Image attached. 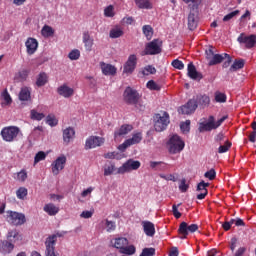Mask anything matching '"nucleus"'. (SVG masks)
<instances>
[{"label": "nucleus", "instance_id": "nucleus-1", "mask_svg": "<svg viewBox=\"0 0 256 256\" xmlns=\"http://www.w3.org/2000/svg\"><path fill=\"white\" fill-rule=\"evenodd\" d=\"M123 99L126 105H134L139 111L145 110V105L141 104V95L131 87H127L123 93Z\"/></svg>", "mask_w": 256, "mask_h": 256}, {"label": "nucleus", "instance_id": "nucleus-2", "mask_svg": "<svg viewBox=\"0 0 256 256\" xmlns=\"http://www.w3.org/2000/svg\"><path fill=\"white\" fill-rule=\"evenodd\" d=\"M112 243L116 249H119V253L122 255H135L137 251V248H135L134 245H129V240H127V238H116Z\"/></svg>", "mask_w": 256, "mask_h": 256}, {"label": "nucleus", "instance_id": "nucleus-3", "mask_svg": "<svg viewBox=\"0 0 256 256\" xmlns=\"http://www.w3.org/2000/svg\"><path fill=\"white\" fill-rule=\"evenodd\" d=\"M21 133V129L17 126H7L1 130V137L3 141L7 143H13V141H17V137Z\"/></svg>", "mask_w": 256, "mask_h": 256}, {"label": "nucleus", "instance_id": "nucleus-4", "mask_svg": "<svg viewBox=\"0 0 256 256\" xmlns=\"http://www.w3.org/2000/svg\"><path fill=\"white\" fill-rule=\"evenodd\" d=\"M154 129L158 133H161V131H165L167 129V126L170 123L169 120V113L162 112L161 114H155L154 115Z\"/></svg>", "mask_w": 256, "mask_h": 256}, {"label": "nucleus", "instance_id": "nucleus-5", "mask_svg": "<svg viewBox=\"0 0 256 256\" xmlns=\"http://www.w3.org/2000/svg\"><path fill=\"white\" fill-rule=\"evenodd\" d=\"M6 214H7L6 221L10 225H14L15 227H19L20 225H25L27 221V218H25V214L23 213L8 210Z\"/></svg>", "mask_w": 256, "mask_h": 256}, {"label": "nucleus", "instance_id": "nucleus-6", "mask_svg": "<svg viewBox=\"0 0 256 256\" xmlns=\"http://www.w3.org/2000/svg\"><path fill=\"white\" fill-rule=\"evenodd\" d=\"M57 237H63V234L57 232L56 234H52L46 238V241H45L46 256H58L57 254H55V245H57Z\"/></svg>", "mask_w": 256, "mask_h": 256}, {"label": "nucleus", "instance_id": "nucleus-7", "mask_svg": "<svg viewBox=\"0 0 256 256\" xmlns=\"http://www.w3.org/2000/svg\"><path fill=\"white\" fill-rule=\"evenodd\" d=\"M163 47V42L159 39H154L151 42L147 43L142 55H159Z\"/></svg>", "mask_w": 256, "mask_h": 256}, {"label": "nucleus", "instance_id": "nucleus-8", "mask_svg": "<svg viewBox=\"0 0 256 256\" xmlns=\"http://www.w3.org/2000/svg\"><path fill=\"white\" fill-rule=\"evenodd\" d=\"M169 145V152L173 155L181 153V151L185 149V142L181 140V137H179V135H173L169 140Z\"/></svg>", "mask_w": 256, "mask_h": 256}, {"label": "nucleus", "instance_id": "nucleus-9", "mask_svg": "<svg viewBox=\"0 0 256 256\" xmlns=\"http://www.w3.org/2000/svg\"><path fill=\"white\" fill-rule=\"evenodd\" d=\"M141 167V162L138 160L129 159L121 167L118 168L117 173L119 175H124V173H129L130 171H137Z\"/></svg>", "mask_w": 256, "mask_h": 256}, {"label": "nucleus", "instance_id": "nucleus-10", "mask_svg": "<svg viewBox=\"0 0 256 256\" xmlns=\"http://www.w3.org/2000/svg\"><path fill=\"white\" fill-rule=\"evenodd\" d=\"M198 229L199 225L197 224L188 225L187 222H181L178 228V233L181 235L180 239H187L190 233H195Z\"/></svg>", "mask_w": 256, "mask_h": 256}, {"label": "nucleus", "instance_id": "nucleus-11", "mask_svg": "<svg viewBox=\"0 0 256 256\" xmlns=\"http://www.w3.org/2000/svg\"><path fill=\"white\" fill-rule=\"evenodd\" d=\"M238 43L245 45L246 49H253L256 45V35L252 34L250 36L241 33L237 38Z\"/></svg>", "mask_w": 256, "mask_h": 256}, {"label": "nucleus", "instance_id": "nucleus-12", "mask_svg": "<svg viewBox=\"0 0 256 256\" xmlns=\"http://www.w3.org/2000/svg\"><path fill=\"white\" fill-rule=\"evenodd\" d=\"M135 69H137V55L132 54L128 57L123 66V73L126 75H132Z\"/></svg>", "mask_w": 256, "mask_h": 256}, {"label": "nucleus", "instance_id": "nucleus-13", "mask_svg": "<svg viewBox=\"0 0 256 256\" xmlns=\"http://www.w3.org/2000/svg\"><path fill=\"white\" fill-rule=\"evenodd\" d=\"M140 141H143V134H141V132L135 133L132 135V138L125 140L124 143L118 147V149L119 151L123 152L128 147H131V145L139 144Z\"/></svg>", "mask_w": 256, "mask_h": 256}, {"label": "nucleus", "instance_id": "nucleus-14", "mask_svg": "<svg viewBox=\"0 0 256 256\" xmlns=\"http://www.w3.org/2000/svg\"><path fill=\"white\" fill-rule=\"evenodd\" d=\"M197 101L195 99H190L185 105L178 109V113L181 115H191L197 111Z\"/></svg>", "mask_w": 256, "mask_h": 256}, {"label": "nucleus", "instance_id": "nucleus-15", "mask_svg": "<svg viewBox=\"0 0 256 256\" xmlns=\"http://www.w3.org/2000/svg\"><path fill=\"white\" fill-rule=\"evenodd\" d=\"M105 143V138L99 136H90L86 139L85 149H95L96 147H101Z\"/></svg>", "mask_w": 256, "mask_h": 256}, {"label": "nucleus", "instance_id": "nucleus-16", "mask_svg": "<svg viewBox=\"0 0 256 256\" xmlns=\"http://www.w3.org/2000/svg\"><path fill=\"white\" fill-rule=\"evenodd\" d=\"M67 163V157L65 155H62L58 157L53 163H52V173L53 175H59V171H63L65 169V164Z\"/></svg>", "mask_w": 256, "mask_h": 256}, {"label": "nucleus", "instance_id": "nucleus-17", "mask_svg": "<svg viewBox=\"0 0 256 256\" xmlns=\"http://www.w3.org/2000/svg\"><path fill=\"white\" fill-rule=\"evenodd\" d=\"M133 131V125L131 124H123L120 128L116 129L114 131V139L117 141V139L121 137H125V135H128Z\"/></svg>", "mask_w": 256, "mask_h": 256}, {"label": "nucleus", "instance_id": "nucleus-18", "mask_svg": "<svg viewBox=\"0 0 256 256\" xmlns=\"http://www.w3.org/2000/svg\"><path fill=\"white\" fill-rule=\"evenodd\" d=\"M25 46L26 53L28 55H35L37 49L39 48V42L37 39L29 37L25 42Z\"/></svg>", "mask_w": 256, "mask_h": 256}, {"label": "nucleus", "instance_id": "nucleus-19", "mask_svg": "<svg viewBox=\"0 0 256 256\" xmlns=\"http://www.w3.org/2000/svg\"><path fill=\"white\" fill-rule=\"evenodd\" d=\"M187 71L188 77L193 81H201V79H203V74L197 71L195 64L192 62L188 64Z\"/></svg>", "mask_w": 256, "mask_h": 256}, {"label": "nucleus", "instance_id": "nucleus-20", "mask_svg": "<svg viewBox=\"0 0 256 256\" xmlns=\"http://www.w3.org/2000/svg\"><path fill=\"white\" fill-rule=\"evenodd\" d=\"M57 93L61 97H64V99H69L75 95V90L67 84H63L57 88Z\"/></svg>", "mask_w": 256, "mask_h": 256}, {"label": "nucleus", "instance_id": "nucleus-21", "mask_svg": "<svg viewBox=\"0 0 256 256\" xmlns=\"http://www.w3.org/2000/svg\"><path fill=\"white\" fill-rule=\"evenodd\" d=\"M197 25H199V16L197 15V12L191 11L188 15V29L190 31H195Z\"/></svg>", "mask_w": 256, "mask_h": 256}, {"label": "nucleus", "instance_id": "nucleus-22", "mask_svg": "<svg viewBox=\"0 0 256 256\" xmlns=\"http://www.w3.org/2000/svg\"><path fill=\"white\" fill-rule=\"evenodd\" d=\"M100 69L103 75H106V76L117 75V67H115L114 65L107 64L105 62H100Z\"/></svg>", "mask_w": 256, "mask_h": 256}, {"label": "nucleus", "instance_id": "nucleus-23", "mask_svg": "<svg viewBox=\"0 0 256 256\" xmlns=\"http://www.w3.org/2000/svg\"><path fill=\"white\" fill-rule=\"evenodd\" d=\"M213 129H217L215 126V117L214 116H209L208 121L205 123H201L199 127V131H213Z\"/></svg>", "mask_w": 256, "mask_h": 256}, {"label": "nucleus", "instance_id": "nucleus-24", "mask_svg": "<svg viewBox=\"0 0 256 256\" xmlns=\"http://www.w3.org/2000/svg\"><path fill=\"white\" fill-rule=\"evenodd\" d=\"M143 227V231L147 237H154L155 236V224L151 221H142L141 223Z\"/></svg>", "mask_w": 256, "mask_h": 256}, {"label": "nucleus", "instance_id": "nucleus-25", "mask_svg": "<svg viewBox=\"0 0 256 256\" xmlns=\"http://www.w3.org/2000/svg\"><path fill=\"white\" fill-rule=\"evenodd\" d=\"M196 103L197 107H201L202 109H205V107H209V104L211 103V98L207 96V94H199L196 96Z\"/></svg>", "mask_w": 256, "mask_h": 256}, {"label": "nucleus", "instance_id": "nucleus-26", "mask_svg": "<svg viewBox=\"0 0 256 256\" xmlns=\"http://www.w3.org/2000/svg\"><path fill=\"white\" fill-rule=\"evenodd\" d=\"M227 57H229V54H227V53L214 54V56H212L210 61H208V65L210 67H213V65H219V64L223 63V61H225V59H227Z\"/></svg>", "mask_w": 256, "mask_h": 256}, {"label": "nucleus", "instance_id": "nucleus-27", "mask_svg": "<svg viewBox=\"0 0 256 256\" xmlns=\"http://www.w3.org/2000/svg\"><path fill=\"white\" fill-rule=\"evenodd\" d=\"M207 187H209V183H205V181H201L200 183H198L196 191L201 192L200 194L197 195V199H199L200 201L207 197L209 193L207 191Z\"/></svg>", "mask_w": 256, "mask_h": 256}, {"label": "nucleus", "instance_id": "nucleus-28", "mask_svg": "<svg viewBox=\"0 0 256 256\" xmlns=\"http://www.w3.org/2000/svg\"><path fill=\"white\" fill-rule=\"evenodd\" d=\"M6 239L8 241H10V243H17V241H21L23 239V237L19 233V230L12 229V230L8 231V233L6 235Z\"/></svg>", "mask_w": 256, "mask_h": 256}, {"label": "nucleus", "instance_id": "nucleus-29", "mask_svg": "<svg viewBox=\"0 0 256 256\" xmlns=\"http://www.w3.org/2000/svg\"><path fill=\"white\" fill-rule=\"evenodd\" d=\"M75 139V129L72 127H68L63 130V141L65 145H69L70 141H73Z\"/></svg>", "mask_w": 256, "mask_h": 256}, {"label": "nucleus", "instance_id": "nucleus-30", "mask_svg": "<svg viewBox=\"0 0 256 256\" xmlns=\"http://www.w3.org/2000/svg\"><path fill=\"white\" fill-rule=\"evenodd\" d=\"M43 211L47 213V215H49L50 217H55V215L59 213V207H57L53 203H48L44 205Z\"/></svg>", "mask_w": 256, "mask_h": 256}, {"label": "nucleus", "instance_id": "nucleus-31", "mask_svg": "<svg viewBox=\"0 0 256 256\" xmlns=\"http://www.w3.org/2000/svg\"><path fill=\"white\" fill-rule=\"evenodd\" d=\"M18 97L21 101H31V88L27 86L22 87Z\"/></svg>", "mask_w": 256, "mask_h": 256}, {"label": "nucleus", "instance_id": "nucleus-32", "mask_svg": "<svg viewBox=\"0 0 256 256\" xmlns=\"http://www.w3.org/2000/svg\"><path fill=\"white\" fill-rule=\"evenodd\" d=\"M49 83V76L45 72H40L36 78V85L38 87H45Z\"/></svg>", "mask_w": 256, "mask_h": 256}, {"label": "nucleus", "instance_id": "nucleus-33", "mask_svg": "<svg viewBox=\"0 0 256 256\" xmlns=\"http://www.w3.org/2000/svg\"><path fill=\"white\" fill-rule=\"evenodd\" d=\"M82 41L84 43L86 51H91V49L93 48V39L89 32L83 33Z\"/></svg>", "mask_w": 256, "mask_h": 256}, {"label": "nucleus", "instance_id": "nucleus-34", "mask_svg": "<svg viewBox=\"0 0 256 256\" xmlns=\"http://www.w3.org/2000/svg\"><path fill=\"white\" fill-rule=\"evenodd\" d=\"M13 249H15V245L13 244V242L9 240L2 241L1 252L4 253V255H7V253H11Z\"/></svg>", "mask_w": 256, "mask_h": 256}, {"label": "nucleus", "instance_id": "nucleus-35", "mask_svg": "<svg viewBox=\"0 0 256 256\" xmlns=\"http://www.w3.org/2000/svg\"><path fill=\"white\" fill-rule=\"evenodd\" d=\"M245 67V60L244 59H236L233 64L230 66L229 71L230 73H235V71H239V69H243Z\"/></svg>", "mask_w": 256, "mask_h": 256}, {"label": "nucleus", "instance_id": "nucleus-36", "mask_svg": "<svg viewBox=\"0 0 256 256\" xmlns=\"http://www.w3.org/2000/svg\"><path fill=\"white\" fill-rule=\"evenodd\" d=\"M142 32L147 41H151V39H153V27H151V25H144L142 27Z\"/></svg>", "mask_w": 256, "mask_h": 256}, {"label": "nucleus", "instance_id": "nucleus-37", "mask_svg": "<svg viewBox=\"0 0 256 256\" xmlns=\"http://www.w3.org/2000/svg\"><path fill=\"white\" fill-rule=\"evenodd\" d=\"M110 39H119V37H123V30L119 27L113 28L109 33Z\"/></svg>", "mask_w": 256, "mask_h": 256}, {"label": "nucleus", "instance_id": "nucleus-38", "mask_svg": "<svg viewBox=\"0 0 256 256\" xmlns=\"http://www.w3.org/2000/svg\"><path fill=\"white\" fill-rule=\"evenodd\" d=\"M135 3L139 9H153L149 0H135Z\"/></svg>", "mask_w": 256, "mask_h": 256}, {"label": "nucleus", "instance_id": "nucleus-39", "mask_svg": "<svg viewBox=\"0 0 256 256\" xmlns=\"http://www.w3.org/2000/svg\"><path fill=\"white\" fill-rule=\"evenodd\" d=\"M41 33L43 37H53V35H55V30H53V28L49 25H44Z\"/></svg>", "mask_w": 256, "mask_h": 256}, {"label": "nucleus", "instance_id": "nucleus-40", "mask_svg": "<svg viewBox=\"0 0 256 256\" xmlns=\"http://www.w3.org/2000/svg\"><path fill=\"white\" fill-rule=\"evenodd\" d=\"M30 118H31L33 121H43V119H45V114L39 113V112H37V110L32 109V110L30 111Z\"/></svg>", "mask_w": 256, "mask_h": 256}, {"label": "nucleus", "instance_id": "nucleus-41", "mask_svg": "<svg viewBox=\"0 0 256 256\" xmlns=\"http://www.w3.org/2000/svg\"><path fill=\"white\" fill-rule=\"evenodd\" d=\"M29 73L31 71L29 69H22L16 74V78H18L19 81H27V77H29Z\"/></svg>", "mask_w": 256, "mask_h": 256}, {"label": "nucleus", "instance_id": "nucleus-42", "mask_svg": "<svg viewBox=\"0 0 256 256\" xmlns=\"http://www.w3.org/2000/svg\"><path fill=\"white\" fill-rule=\"evenodd\" d=\"M28 193H29V191L27 190V188L20 187L16 191V197H17V199H20L21 201H25V198L27 197Z\"/></svg>", "mask_w": 256, "mask_h": 256}, {"label": "nucleus", "instance_id": "nucleus-43", "mask_svg": "<svg viewBox=\"0 0 256 256\" xmlns=\"http://www.w3.org/2000/svg\"><path fill=\"white\" fill-rule=\"evenodd\" d=\"M2 97L5 102H2V107H5V105H11L13 103V99L11 98V95L7 90L2 92Z\"/></svg>", "mask_w": 256, "mask_h": 256}, {"label": "nucleus", "instance_id": "nucleus-44", "mask_svg": "<svg viewBox=\"0 0 256 256\" xmlns=\"http://www.w3.org/2000/svg\"><path fill=\"white\" fill-rule=\"evenodd\" d=\"M155 73H157V69L154 66H152V65H147L142 70V74L146 75V76H148V75H155Z\"/></svg>", "mask_w": 256, "mask_h": 256}, {"label": "nucleus", "instance_id": "nucleus-45", "mask_svg": "<svg viewBox=\"0 0 256 256\" xmlns=\"http://www.w3.org/2000/svg\"><path fill=\"white\" fill-rule=\"evenodd\" d=\"M216 103H227V95L219 91L215 92Z\"/></svg>", "mask_w": 256, "mask_h": 256}, {"label": "nucleus", "instance_id": "nucleus-46", "mask_svg": "<svg viewBox=\"0 0 256 256\" xmlns=\"http://www.w3.org/2000/svg\"><path fill=\"white\" fill-rule=\"evenodd\" d=\"M46 123L50 127H57L59 120H57V118H55V115H48L46 117Z\"/></svg>", "mask_w": 256, "mask_h": 256}, {"label": "nucleus", "instance_id": "nucleus-47", "mask_svg": "<svg viewBox=\"0 0 256 256\" xmlns=\"http://www.w3.org/2000/svg\"><path fill=\"white\" fill-rule=\"evenodd\" d=\"M146 87L151 91H161V86L153 80H149L146 84Z\"/></svg>", "mask_w": 256, "mask_h": 256}, {"label": "nucleus", "instance_id": "nucleus-48", "mask_svg": "<svg viewBox=\"0 0 256 256\" xmlns=\"http://www.w3.org/2000/svg\"><path fill=\"white\" fill-rule=\"evenodd\" d=\"M46 158H47V153L43 151H39L34 157V164L37 165V163L41 161H45Z\"/></svg>", "mask_w": 256, "mask_h": 256}, {"label": "nucleus", "instance_id": "nucleus-49", "mask_svg": "<svg viewBox=\"0 0 256 256\" xmlns=\"http://www.w3.org/2000/svg\"><path fill=\"white\" fill-rule=\"evenodd\" d=\"M231 142H229V140H226L224 142V145H221L219 146L218 148V153H227V151H229V149H231Z\"/></svg>", "mask_w": 256, "mask_h": 256}, {"label": "nucleus", "instance_id": "nucleus-50", "mask_svg": "<svg viewBox=\"0 0 256 256\" xmlns=\"http://www.w3.org/2000/svg\"><path fill=\"white\" fill-rule=\"evenodd\" d=\"M182 133H189L191 131V120H186L180 124Z\"/></svg>", "mask_w": 256, "mask_h": 256}, {"label": "nucleus", "instance_id": "nucleus-51", "mask_svg": "<svg viewBox=\"0 0 256 256\" xmlns=\"http://www.w3.org/2000/svg\"><path fill=\"white\" fill-rule=\"evenodd\" d=\"M171 65H172V67H174V69H178L179 71L185 69V64H183V61H181L179 59L173 60Z\"/></svg>", "mask_w": 256, "mask_h": 256}, {"label": "nucleus", "instance_id": "nucleus-52", "mask_svg": "<svg viewBox=\"0 0 256 256\" xmlns=\"http://www.w3.org/2000/svg\"><path fill=\"white\" fill-rule=\"evenodd\" d=\"M68 57L71 61H77V59H79V57H81V52L77 49L72 50L69 54Z\"/></svg>", "mask_w": 256, "mask_h": 256}, {"label": "nucleus", "instance_id": "nucleus-53", "mask_svg": "<svg viewBox=\"0 0 256 256\" xmlns=\"http://www.w3.org/2000/svg\"><path fill=\"white\" fill-rule=\"evenodd\" d=\"M104 15L106 17H115V8L113 7V5H109L104 9Z\"/></svg>", "mask_w": 256, "mask_h": 256}, {"label": "nucleus", "instance_id": "nucleus-54", "mask_svg": "<svg viewBox=\"0 0 256 256\" xmlns=\"http://www.w3.org/2000/svg\"><path fill=\"white\" fill-rule=\"evenodd\" d=\"M115 171V164H110L104 168V176L109 177V175H113Z\"/></svg>", "mask_w": 256, "mask_h": 256}, {"label": "nucleus", "instance_id": "nucleus-55", "mask_svg": "<svg viewBox=\"0 0 256 256\" xmlns=\"http://www.w3.org/2000/svg\"><path fill=\"white\" fill-rule=\"evenodd\" d=\"M139 256H155V248H144Z\"/></svg>", "mask_w": 256, "mask_h": 256}, {"label": "nucleus", "instance_id": "nucleus-56", "mask_svg": "<svg viewBox=\"0 0 256 256\" xmlns=\"http://www.w3.org/2000/svg\"><path fill=\"white\" fill-rule=\"evenodd\" d=\"M204 177L209 179V181H213L217 177V172H215V169H210L209 171L205 172Z\"/></svg>", "mask_w": 256, "mask_h": 256}, {"label": "nucleus", "instance_id": "nucleus-57", "mask_svg": "<svg viewBox=\"0 0 256 256\" xmlns=\"http://www.w3.org/2000/svg\"><path fill=\"white\" fill-rule=\"evenodd\" d=\"M213 46H209L208 49H206L205 54H206V59L208 61H211V59L215 56V51H214Z\"/></svg>", "mask_w": 256, "mask_h": 256}, {"label": "nucleus", "instance_id": "nucleus-58", "mask_svg": "<svg viewBox=\"0 0 256 256\" xmlns=\"http://www.w3.org/2000/svg\"><path fill=\"white\" fill-rule=\"evenodd\" d=\"M179 207H181V203L178 205L174 204L172 206V213L176 219H181V212H179Z\"/></svg>", "mask_w": 256, "mask_h": 256}, {"label": "nucleus", "instance_id": "nucleus-59", "mask_svg": "<svg viewBox=\"0 0 256 256\" xmlns=\"http://www.w3.org/2000/svg\"><path fill=\"white\" fill-rule=\"evenodd\" d=\"M237 15H239V10L230 12L229 14H227L223 17V21L224 22L231 21V19H233V17H237Z\"/></svg>", "mask_w": 256, "mask_h": 256}, {"label": "nucleus", "instance_id": "nucleus-60", "mask_svg": "<svg viewBox=\"0 0 256 256\" xmlns=\"http://www.w3.org/2000/svg\"><path fill=\"white\" fill-rule=\"evenodd\" d=\"M215 143H218V145H221L223 141H225V133L220 132L214 137Z\"/></svg>", "mask_w": 256, "mask_h": 256}, {"label": "nucleus", "instance_id": "nucleus-61", "mask_svg": "<svg viewBox=\"0 0 256 256\" xmlns=\"http://www.w3.org/2000/svg\"><path fill=\"white\" fill-rule=\"evenodd\" d=\"M179 189L182 193H187V190L189 189V185L187 184V181L185 179L181 180Z\"/></svg>", "mask_w": 256, "mask_h": 256}, {"label": "nucleus", "instance_id": "nucleus-62", "mask_svg": "<svg viewBox=\"0 0 256 256\" xmlns=\"http://www.w3.org/2000/svg\"><path fill=\"white\" fill-rule=\"evenodd\" d=\"M17 179H18V181H22V182L26 181L27 180V171L21 170L20 172H18Z\"/></svg>", "mask_w": 256, "mask_h": 256}, {"label": "nucleus", "instance_id": "nucleus-63", "mask_svg": "<svg viewBox=\"0 0 256 256\" xmlns=\"http://www.w3.org/2000/svg\"><path fill=\"white\" fill-rule=\"evenodd\" d=\"M106 227H107L108 233H111V231H115L116 229L115 222L106 220Z\"/></svg>", "mask_w": 256, "mask_h": 256}, {"label": "nucleus", "instance_id": "nucleus-64", "mask_svg": "<svg viewBox=\"0 0 256 256\" xmlns=\"http://www.w3.org/2000/svg\"><path fill=\"white\" fill-rule=\"evenodd\" d=\"M246 251H247L246 247H240L237 249L234 256H243V255H245Z\"/></svg>", "mask_w": 256, "mask_h": 256}]
</instances>
